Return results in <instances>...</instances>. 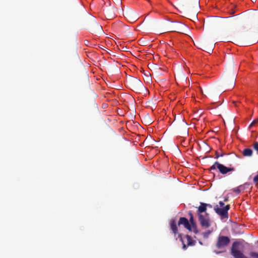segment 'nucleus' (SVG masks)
Returning <instances> with one entry per match:
<instances>
[{
    "label": "nucleus",
    "mask_w": 258,
    "mask_h": 258,
    "mask_svg": "<svg viewBox=\"0 0 258 258\" xmlns=\"http://www.w3.org/2000/svg\"><path fill=\"white\" fill-rule=\"evenodd\" d=\"M206 203H200V205L198 208L197 214L201 226L203 227L209 228L210 225L209 214L207 213Z\"/></svg>",
    "instance_id": "obj_1"
},
{
    "label": "nucleus",
    "mask_w": 258,
    "mask_h": 258,
    "mask_svg": "<svg viewBox=\"0 0 258 258\" xmlns=\"http://www.w3.org/2000/svg\"><path fill=\"white\" fill-rule=\"evenodd\" d=\"M241 247H243V244L240 241H236L233 242L230 248V254L233 258H248L240 250Z\"/></svg>",
    "instance_id": "obj_2"
},
{
    "label": "nucleus",
    "mask_w": 258,
    "mask_h": 258,
    "mask_svg": "<svg viewBox=\"0 0 258 258\" xmlns=\"http://www.w3.org/2000/svg\"><path fill=\"white\" fill-rule=\"evenodd\" d=\"M197 47L209 53L213 51L215 46L214 42H210L208 40H203L197 42Z\"/></svg>",
    "instance_id": "obj_3"
},
{
    "label": "nucleus",
    "mask_w": 258,
    "mask_h": 258,
    "mask_svg": "<svg viewBox=\"0 0 258 258\" xmlns=\"http://www.w3.org/2000/svg\"><path fill=\"white\" fill-rule=\"evenodd\" d=\"M218 169L220 173L222 174H226L228 172L234 171L235 169L233 167H228L224 165L220 164L218 161L215 162L213 165H212L209 170H213Z\"/></svg>",
    "instance_id": "obj_4"
},
{
    "label": "nucleus",
    "mask_w": 258,
    "mask_h": 258,
    "mask_svg": "<svg viewBox=\"0 0 258 258\" xmlns=\"http://www.w3.org/2000/svg\"><path fill=\"white\" fill-rule=\"evenodd\" d=\"M230 242V239L229 237L220 235L217 238L216 246L218 249H223L227 247Z\"/></svg>",
    "instance_id": "obj_5"
},
{
    "label": "nucleus",
    "mask_w": 258,
    "mask_h": 258,
    "mask_svg": "<svg viewBox=\"0 0 258 258\" xmlns=\"http://www.w3.org/2000/svg\"><path fill=\"white\" fill-rule=\"evenodd\" d=\"M230 209V206L229 205H226L222 208H220L217 205L214 207V210L215 212L220 216L222 219L226 218L228 217V211Z\"/></svg>",
    "instance_id": "obj_6"
},
{
    "label": "nucleus",
    "mask_w": 258,
    "mask_h": 258,
    "mask_svg": "<svg viewBox=\"0 0 258 258\" xmlns=\"http://www.w3.org/2000/svg\"><path fill=\"white\" fill-rule=\"evenodd\" d=\"M131 86L133 89L138 90L143 87V84L140 80L135 78L131 81Z\"/></svg>",
    "instance_id": "obj_7"
},
{
    "label": "nucleus",
    "mask_w": 258,
    "mask_h": 258,
    "mask_svg": "<svg viewBox=\"0 0 258 258\" xmlns=\"http://www.w3.org/2000/svg\"><path fill=\"white\" fill-rule=\"evenodd\" d=\"M184 27V25L180 23H176L172 24V26L167 29L168 32H176L178 33H182L181 27Z\"/></svg>",
    "instance_id": "obj_8"
},
{
    "label": "nucleus",
    "mask_w": 258,
    "mask_h": 258,
    "mask_svg": "<svg viewBox=\"0 0 258 258\" xmlns=\"http://www.w3.org/2000/svg\"><path fill=\"white\" fill-rule=\"evenodd\" d=\"M178 225L179 226L180 225H183L185 228H186L190 231H192L190 223L188 220L185 217L180 218L178 223Z\"/></svg>",
    "instance_id": "obj_9"
},
{
    "label": "nucleus",
    "mask_w": 258,
    "mask_h": 258,
    "mask_svg": "<svg viewBox=\"0 0 258 258\" xmlns=\"http://www.w3.org/2000/svg\"><path fill=\"white\" fill-rule=\"evenodd\" d=\"M189 221H189V222L190 223V225L191 226V230L195 234H197L198 233V230L197 229V225L194 221L193 215L191 212H189Z\"/></svg>",
    "instance_id": "obj_10"
},
{
    "label": "nucleus",
    "mask_w": 258,
    "mask_h": 258,
    "mask_svg": "<svg viewBox=\"0 0 258 258\" xmlns=\"http://www.w3.org/2000/svg\"><path fill=\"white\" fill-rule=\"evenodd\" d=\"M170 229L172 233L175 235L178 233V229L176 221L175 219H172L170 221Z\"/></svg>",
    "instance_id": "obj_11"
},
{
    "label": "nucleus",
    "mask_w": 258,
    "mask_h": 258,
    "mask_svg": "<svg viewBox=\"0 0 258 258\" xmlns=\"http://www.w3.org/2000/svg\"><path fill=\"white\" fill-rule=\"evenodd\" d=\"M252 150L249 148L244 149L242 151V154L245 157H251L252 155Z\"/></svg>",
    "instance_id": "obj_12"
},
{
    "label": "nucleus",
    "mask_w": 258,
    "mask_h": 258,
    "mask_svg": "<svg viewBox=\"0 0 258 258\" xmlns=\"http://www.w3.org/2000/svg\"><path fill=\"white\" fill-rule=\"evenodd\" d=\"M186 238L187 240V246H192L194 245L196 243V241L192 239L191 237L188 235H186Z\"/></svg>",
    "instance_id": "obj_13"
},
{
    "label": "nucleus",
    "mask_w": 258,
    "mask_h": 258,
    "mask_svg": "<svg viewBox=\"0 0 258 258\" xmlns=\"http://www.w3.org/2000/svg\"><path fill=\"white\" fill-rule=\"evenodd\" d=\"M230 19V21L232 23H235L239 20V15H236L232 17H228Z\"/></svg>",
    "instance_id": "obj_14"
},
{
    "label": "nucleus",
    "mask_w": 258,
    "mask_h": 258,
    "mask_svg": "<svg viewBox=\"0 0 258 258\" xmlns=\"http://www.w3.org/2000/svg\"><path fill=\"white\" fill-rule=\"evenodd\" d=\"M249 256L251 258H258V253L255 252H250L249 253Z\"/></svg>",
    "instance_id": "obj_15"
},
{
    "label": "nucleus",
    "mask_w": 258,
    "mask_h": 258,
    "mask_svg": "<svg viewBox=\"0 0 258 258\" xmlns=\"http://www.w3.org/2000/svg\"><path fill=\"white\" fill-rule=\"evenodd\" d=\"M242 186L240 185L238 187H237L236 188H234L232 189V190L235 192H236L237 194H239L240 192H241V189H240V187H241Z\"/></svg>",
    "instance_id": "obj_16"
},
{
    "label": "nucleus",
    "mask_w": 258,
    "mask_h": 258,
    "mask_svg": "<svg viewBox=\"0 0 258 258\" xmlns=\"http://www.w3.org/2000/svg\"><path fill=\"white\" fill-rule=\"evenodd\" d=\"M254 20V16L253 15L249 16L246 18V21L251 22Z\"/></svg>",
    "instance_id": "obj_17"
},
{
    "label": "nucleus",
    "mask_w": 258,
    "mask_h": 258,
    "mask_svg": "<svg viewBox=\"0 0 258 258\" xmlns=\"http://www.w3.org/2000/svg\"><path fill=\"white\" fill-rule=\"evenodd\" d=\"M178 237L180 238V240L182 242V243H183V249H186V247H187V246L183 243V242L182 241V237H181V235L180 234H178Z\"/></svg>",
    "instance_id": "obj_18"
},
{
    "label": "nucleus",
    "mask_w": 258,
    "mask_h": 258,
    "mask_svg": "<svg viewBox=\"0 0 258 258\" xmlns=\"http://www.w3.org/2000/svg\"><path fill=\"white\" fill-rule=\"evenodd\" d=\"M253 149L258 152V142H254L253 144Z\"/></svg>",
    "instance_id": "obj_19"
},
{
    "label": "nucleus",
    "mask_w": 258,
    "mask_h": 258,
    "mask_svg": "<svg viewBox=\"0 0 258 258\" xmlns=\"http://www.w3.org/2000/svg\"><path fill=\"white\" fill-rule=\"evenodd\" d=\"M215 155H216L215 158H218L219 157H223L224 154L223 153L220 154L218 151H216L215 153Z\"/></svg>",
    "instance_id": "obj_20"
},
{
    "label": "nucleus",
    "mask_w": 258,
    "mask_h": 258,
    "mask_svg": "<svg viewBox=\"0 0 258 258\" xmlns=\"http://www.w3.org/2000/svg\"><path fill=\"white\" fill-rule=\"evenodd\" d=\"M253 180L254 183H258V174L254 177Z\"/></svg>",
    "instance_id": "obj_21"
},
{
    "label": "nucleus",
    "mask_w": 258,
    "mask_h": 258,
    "mask_svg": "<svg viewBox=\"0 0 258 258\" xmlns=\"http://www.w3.org/2000/svg\"><path fill=\"white\" fill-rule=\"evenodd\" d=\"M235 78L234 77V76L233 77V78L232 79V82H231V87L232 88L234 84H235Z\"/></svg>",
    "instance_id": "obj_22"
},
{
    "label": "nucleus",
    "mask_w": 258,
    "mask_h": 258,
    "mask_svg": "<svg viewBox=\"0 0 258 258\" xmlns=\"http://www.w3.org/2000/svg\"><path fill=\"white\" fill-rule=\"evenodd\" d=\"M257 122H258V119H255V120H253V121L250 124V126L253 125L254 124H255Z\"/></svg>",
    "instance_id": "obj_23"
},
{
    "label": "nucleus",
    "mask_w": 258,
    "mask_h": 258,
    "mask_svg": "<svg viewBox=\"0 0 258 258\" xmlns=\"http://www.w3.org/2000/svg\"><path fill=\"white\" fill-rule=\"evenodd\" d=\"M219 204L220 207H223L224 206V203L223 202H222V201H220Z\"/></svg>",
    "instance_id": "obj_24"
},
{
    "label": "nucleus",
    "mask_w": 258,
    "mask_h": 258,
    "mask_svg": "<svg viewBox=\"0 0 258 258\" xmlns=\"http://www.w3.org/2000/svg\"><path fill=\"white\" fill-rule=\"evenodd\" d=\"M206 208H207V207H209V208H212V206L211 204H206Z\"/></svg>",
    "instance_id": "obj_25"
},
{
    "label": "nucleus",
    "mask_w": 258,
    "mask_h": 258,
    "mask_svg": "<svg viewBox=\"0 0 258 258\" xmlns=\"http://www.w3.org/2000/svg\"><path fill=\"white\" fill-rule=\"evenodd\" d=\"M212 94H213V92H209L208 93V94L210 95H212Z\"/></svg>",
    "instance_id": "obj_26"
},
{
    "label": "nucleus",
    "mask_w": 258,
    "mask_h": 258,
    "mask_svg": "<svg viewBox=\"0 0 258 258\" xmlns=\"http://www.w3.org/2000/svg\"><path fill=\"white\" fill-rule=\"evenodd\" d=\"M98 27L99 28H100V29L102 30V27H101V26L98 25Z\"/></svg>",
    "instance_id": "obj_27"
},
{
    "label": "nucleus",
    "mask_w": 258,
    "mask_h": 258,
    "mask_svg": "<svg viewBox=\"0 0 258 258\" xmlns=\"http://www.w3.org/2000/svg\"><path fill=\"white\" fill-rule=\"evenodd\" d=\"M256 21L258 23V14H257V17H256Z\"/></svg>",
    "instance_id": "obj_28"
},
{
    "label": "nucleus",
    "mask_w": 258,
    "mask_h": 258,
    "mask_svg": "<svg viewBox=\"0 0 258 258\" xmlns=\"http://www.w3.org/2000/svg\"><path fill=\"white\" fill-rule=\"evenodd\" d=\"M228 201V199L227 198H225V200H224V201L226 202Z\"/></svg>",
    "instance_id": "obj_29"
},
{
    "label": "nucleus",
    "mask_w": 258,
    "mask_h": 258,
    "mask_svg": "<svg viewBox=\"0 0 258 258\" xmlns=\"http://www.w3.org/2000/svg\"><path fill=\"white\" fill-rule=\"evenodd\" d=\"M251 1L253 2L254 1L255 2L256 0H251Z\"/></svg>",
    "instance_id": "obj_30"
},
{
    "label": "nucleus",
    "mask_w": 258,
    "mask_h": 258,
    "mask_svg": "<svg viewBox=\"0 0 258 258\" xmlns=\"http://www.w3.org/2000/svg\"><path fill=\"white\" fill-rule=\"evenodd\" d=\"M222 91H223V90H220V91H219V93H220V92H222Z\"/></svg>",
    "instance_id": "obj_31"
},
{
    "label": "nucleus",
    "mask_w": 258,
    "mask_h": 258,
    "mask_svg": "<svg viewBox=\"0 0 258 258\" xmlns=\"http://www.w3.org/2000/svg\"><path fill=\"white\" fill-rule=\"evenodd\" d=\"M233 13H234V12H231V14H233Z\"/></svg>",
    "instance_id": "obj_32"
},
{
    "label": "nucleus",
    "mask_w": 258,
    "mask_h": 258,
    "mask_svg": "<svg viewBox=\"0 0 258 258\" xmlns=\"http://www.w3.org/2000/svg\"><path fill=\"white\" fill-rule=\"evenodd\" d=\"M257 242L258 243V240H257Z\"/></svg>",
    "instance_id": "obj_33"
}]
</instances>
